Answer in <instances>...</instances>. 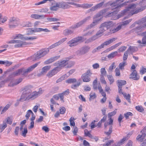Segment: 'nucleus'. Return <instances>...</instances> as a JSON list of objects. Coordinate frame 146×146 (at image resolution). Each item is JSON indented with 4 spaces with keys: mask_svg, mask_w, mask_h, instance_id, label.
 Listing matches in <instances>:
<instances>
[{
    "mask_svg": "<svg viewBox=\"0 0 146 146\" xmlns=\"http://www.w3.org/2000/svg\"><path fill=\"white\" fill-rule=\"evenodd\" d=\"M32 87V86H30L25 87L20 99V101L23 102L26 100L30 99L33 100L35 99L34 92H32V91L31 89Z\"/></svg>",
    "mask_w": 146,
    "mask_h": 146,
    "instance_id": "nucleus-4",
    "label": "nucleus"
},
{
    "mask_svg": "<svg viewBox=\"0 0 146 146\" xmlns=\"http://www.w3.org/2000/svg\"><path fill=\"white\" fill-rule=\"evenodd\" d=\"M91 18V17L90 16L87 17L79 22L77 23L75 25L72 26L70 28L75 29L80 27L84 23L88 21Z\"/></svg>",
    "mask_w": 146,
    "mask_h": 146,
    "instance_id": "nucleus-14",
    "label": "nucleus"
},
{
    "mask_svg": "<svg viewBox=\"0 0 146 146\" xmlns=\"http://www.w3.org/2000/svg\"><path fill=\"white\" fill-rule=\"evenodd\" d=\"M7 44H14L17 43V44L15 45L14 46L15 48L23 47L27 45L30 44L25 41L14 40H11L10 41H7Z\"/></svg>",
    "mask_w": 146,
    "mask_h": 146,
    "instance_id": "nucleus-11",
    "label": "nucleus"
},
{
    "mask_svg": "<svg viewBox=\"0 0 146 146\" xmlns=\"http://www.w3.org/2000/svg\"><path fill=\"white\" fill-rule=\"evenodd\" d=\"M61 8L63 9H67L70 7L67 3L64 2H60Z\"/></svg>",
    "mask_w": 146,
    "mask_h": 146,
    "instance_id": "nucleus-37",
    "label": "nucleus"
},
{
    "mask_svg": "<svg viewBox=\"0 0 146 146\" xmlns=\"http://www.w3.org/2000/svg\"><path fill=\"white\" fill-rule=\"evenodd\" d=\"M36 32H37L36 28L34 29L32 28H28L27 30L26 35H33L34 33Z\"/></svg>",
    "mask_w": 146,
    "mask_h": 146,
    "instance_id": "nucleus-26",
    "label": "nucleus"
},
{
    "mask_svg": "<svg viewBox=\"0 0 146 146\" xmlns=\"http://www.w3.org/2000/svg\"><path fill=\"white\" fill-rule=\"evenodd\" d=\"M67 38H64L61 39L58 42L50 46L46 49H43L37 51L36 53L28 58L29 60L32 61L36 60L43 57L49 52V50L51 49L60 45L66 40Z\"/></svg>",
    "mask_w": 146,
    "mask_h": 146,
    "instance_id": "nucleus-1",
    "label": "nucleus"
},
{
    "mask_svg": "<svg viewBox=\"0 0 146 146\" xmlns=\"http://www.w3.org/2000/svg\"><path fill=\"white\" fill-rule=\"evenodd\" d=\"M117 51H115L111 52L107 56L108 58L110 59H111L114 58L117 55Z\"/></svg>",
    "mask_w": 146,
    "mask_h": 146,
    "instance_id": "nucleus-35",
    "label": "nucleus"
},
{
    "mask_svg": "<svg viewBox=\"0 0 146 146\" xmlns=\"http://www.w3.org/2000/svg\"><path fill=\"white\" fill-rule=\"evenodd\" d=\"M43 92V90L41 88H40L39 89V91L38 92H34V94L35 96V99L38 96H40V94H42Z\"/></svg>",
    "mask_w": 146,
    "mask_h": 146,
    "instance_id": "nucleus-34",
    "label": "nucleus"
},
{
    "mask_svg": "<svg viewBox=\"0 0 146 146\" xmlns=\"http://www.w3.org/2000/svg\"><path fill=\"white\" fill-rule=\"evenodd\" d=\"M90 98L89 100H91L96 98V96L95 93H91L90 94Z\"/></svg>",
    "mask_w": 146,
    "mask_h": 146,
    "instance_id": "nucleus-61",
    "label": "nucleus"
},
{
    "mask_svg": "<svg viewBox=\"0 0 146 146\" xmlns=\"http://www.w3.org/2000/svg\"><path fill=\"white\" fill-rule=\"evenodd\" d=\"M136 7V5L134 3L130 4L127 8L121 11L119 16H121L125 15L130 16L142 11L141 8L135 10V9Z\"/></svg>",
    "mask_w": 146,
    "mask_h": 146,
    "instance_id": "nucleus-3",
    "label": "nucleus"
},
{
    "mask_svg": "<svg viewBox=\"0 0 146 146\" xmlns=\"http://www.w3.org/2000/svg\"><path fill=\"white\" fill-rule=\"evenodd\" d=\"M68 76H67V74H64L57 79L56 80V82L57 83H58L59 82H60L66 78Z\"/></svg>",
    "mask_w": 146,
    "mask_h": 146,
    "instance_id": "nucleus-41",
    "label": "nucleus"
},
{
    "mask_svg": "<svg viewBox=\"0 0 146 146\" xmlns=\"http://www.w3.org/2000/svg\"><path fill=\"white\" fill-rule=\"evenodd\" d=\"M113 8H114V7L111 8H110L111 10L112 11H109L108 12H107L110 10V8L106 9H108V10L105 13H104L102 15H104L106 17H111L114 16L117 13L116 12L119 11V9H118L117 11H114V9H112Z\"/></svg>",
    "mask_w": 146,
    "mask_h": 146,
    "instance_id": "nucleus-18",
    "label": "nucleus"
},
{
    "mask_svg": "<svg viewBox=\"0 0 146 146\" xmlns=\"http://www.w3.org/2000/svg\"><path fill=\"white\" fill-rule=\"evenodd\" d=\"M127 64V62L125 61H123L120 63L119 65V69L121 70L123 69L124 67Z\"/></svg>",
    "mask_w": 146,
    "mask_h": 146,
    "instance_id": "nucleus-38",
    "label": "nucleus"
},
{
    "mask_svg": "<svg viewBox=\"0 0 146 146\" xmlns=\"http://www.w3.org/2000/svg\"><path fill=\"white\" fill-rule=\"evenodd\" d=\"M32 23L30 22L27 21L23 22V27H31L32 26Z\"/></svg>",
    "mask_w": 146,
    "mask_h": 146,
    "instance_id": "nucleus-45",
    "label": "nucleus"
},
{
    "mask_svg": "<svg viewBox=\"0 0 146 146\" xmlns=\"http://www.w3.org/2000/svg\"><path fill=\"white\" fill-rule=\"evenodd\" d=\"M112 125L110 126L109 131L108 132H105V133L107 135L109 136L111 133L112 131Z\"/></svg>",
    "mask_w": 146,
    "mask_h": 146,
    "instance_id": "nucleus-64",
    "label": "nucleus"
},
{
    "mask_svg": "<svg viewBox=\"0 0 146 146\" xmlns=\"http://www.w3.org/2000/svg\"><path fill=\"white\" fill-rule=\"evenodd\" d=\"M108 9H105L100 11L97 14L94 18V20L92 23L90 25H88L86 28V29H91L94 27L96 25H97L99 21L102 19L101 16L105 13Z\"/></svg>",
    "mask_w": 146,
    "mask_h": 146,
    "instance_id": "nucleus-5",
    "label": "nucleus"
},
{
    "mask_svg": "<svg viewBox=\"0 0 146 146\" xmlns=\"http://www.w3.org/2000/svg\"><path fill=\"white\" fill-rule=\"evenodd\" d=\"M37 38V37L36 36H32L28 37L25 36V40H33L36 39Z\"/></svg>",
    "mask_w": 146,
    "mask_h": 146,
    "instance_id": "nucleus-47",
    "label": "nucleus"
},
{
    "mask_svg": "<svg viewBox=\"0 0 146 146\" xmlns=\"http://www.w3.org/2000/svg\"><path fill=\"white\" fill-rule=\"evenodd\" d=\"M131 75L132 76L130 77V78L134 80H138L139 78V76L138 75L137 72L135 70H133Z\"/></svg>",
    "mask_w": 146,
    "mask_h": 146,
    "instance_id": "nucleus-24",
    "label": "nucleus"
},
{
    "mask_svg": "<svg viewBox=\"0 0 146 146\" xmlns=\"http://www.w3.org/2000/svg\"><path fill=\"white\" fill-rule=\"evenodd\" d=\"M104 2H101L92 7L90 9L91 11H94L100 8L103 6L104 4Z\"/></svg>",
    "mask_w": 146,
    "mask_h": 146,
    "instance_id": "nucleus-29",
    "label": "nucleus"
},
{
    "mask_svg": "<svg viewBox=\"0 0 146 146\" xmlns=\"http://www.w3.org/2000/svg\"><path fill=\"white\" fill-rule=\"evenodd\" d=\"M74 117H71L69 119L70 125L74 127L75 126V123L74 121Z\"/></svg>",
    "mask_w": 146,
    "mask_h": 146,
    "instance_id": "nucleus-58",
    "label": "nucleus"
},
{
    "mask_svg": "<svg viewBox=\"0 0 146 146\" xmlns=\"http://www.w3.org/2000/svg\"><path fill=\"white\" fill-rule=\"evenodd\" d=\"M61 8L60 2L56 3L54 5H53L50 8V10L52 11H56L58 8Z\"/></svg>",
    "mask_w": 146,
    "mask_h": 146,
    "instance_id": "nucleus-25",
    "label": "nucleus"
},
{
    "mask_svg": "<svg viewBox=\"0 0 146 146\" xmlns=\"http://www.w3.org/2000/svg\"><path fill=\"white\" fill-rule=\"evenodd\" d=\"M146 132V125L141 131V135L139 134L136 137V139L141 142H142L143 140L144 139L146 134L145 132Z\"/></svg>",
    "mask_w": 146,
    "mask_h": 146,
    "instance_id": "nucleus-17",
    "label": "nucleus"
},
{
    "mask_svg": "<svg viewBox=\"0 0 146 146\" xmlns=\"http://www.w3.org/2000/svg\"><path fill=\"white\" fill-rule=\"evenodd\" d=\"M90 48V47L89 46H84L77 50L76 52V54L78 56L85 54L89 51Z\"/></svg>",
    "mask_w": 146,
    "mask_h": 146,
    "instance_id": "nucleus-12",
    "label": "nucleus"
},
{
    "mask_svg": "<svg viewBox=\"0 0 146 146\" xmlns=\"http://www.w3.org/2000/svg\"><path fill=\"white\" fill-rule=\"evenodd\" d=\"M101 76H105L106 75L107 72L105 68H102L100 69Z\"/></svg>",
    "mask_w": 146,
    "mask_h": 146,
    "instance_id": "nucleus-55",
    "label": "nucleus"
},
{
    "mask_svg": "<svg viewBox=\"0 0 146 146\" xmlns=\"http://www.w3.org/2000/svg\"><path fill=\"white\" fill-rule=\"evenodd\" d=\"M136 49L137 48L135 46H130L127 51L129 53V52L131 54H132L133 52H135L136 51Z\"/></svg>",
    "mask_w": 146,
    "mask_h": 146,
    "instance_id": "nucleus-33",
    "label": "nucleus"
},
{
    "mask_svg": "<svg viewBox=\"0 0 146 146\" xmlns=\"http://www.w3.org/2000/svg\"><path fill=\"white\" fill-rule=\"evenodd\" d=\"M122 26V25H121V24H120L116 28L113 29H110V32H109V34H111L118 31L121 29Z\"/></svg>",
    "mask_w": 146,
    "mask_h": 146,
    "instance_id": "nucleus-31",
    "label": "nucleus"
},
{
    "mask_svg": "<svg viewBox=\"0 0 146 146\" xmlns=\"http://www.w3.org/2000/svg\"><path fill=\"white\" fill-rule=\"evenodd\" d=\"M118 86L122 87V86L125 85L126 82L125 80H117Z\"/></svg>",
    "mask_w": 146,
    "mask_h": 146,
    "instance_id": "nucleus-36",
    "label": "nucleus"
},
{
    "mask_svg": "<svg viewBox=\"0 0 146 146\" xmlns=\"http://www.w3.org/2000/svg\"><path fill=\"white\" fill-rule=\"evenodd\" d=\"M69 90L67 89L62 93L58 94L59 97L61 101H63L64 96V95H67L69 94Z\"/></svg>",
    "mask_w": 146,
    "mask_h": 146,
    "instance_id": "nucleus-30",
    "label": "nucleus"
},
{
    "mask_svg": "<svg viewBox=\"0 0 146 146\" xmlns=\"http://www.w3.org/2000/svg\"><path fill=\"white\" fill-rule=\"evenodd\" d=\"M0 126L1 127V132L3 131L7 126L6 123L5 121H3V124L0 125Z\"/></svg>",
    "mask_w": 146,
    "mask_h": 146,
    "instance_id": "nucleus-53",
    "label": "nucleus"
},
{
    "mask_svg": "<svg viewBox=\"0 0 146 146\" xmlns=\"http://www.w3.org/2000/svg\"><path fill=\"white\" fill-rule=\"evenodd\" d=\"M7 18L6 17H3L0 14V24L1 23H3L7 20Z\"/></svg>",
    "mask_w": 146,
    "mask_h": 146,
    "instance_id": "nucleus-44",
    "label": "nucleus"
},
{
    "mask_svg": "<svg viewBox=\"0 0 146 146\" xmlns=\"http://www.w3.org/2000/svg\"><path fill=\"white\" fill-rule=\"evenodd\" d=\"M133 115V114L131 112H128L124 114V117L126 119H128L129 116H132Z\"/></svg>",
    "mask_w": 146,
    "mask_h": 146,
    "instance_id": "nucleus-63",
    "label": "nucleus"
},
{
    "mask_svg": "<svg viewBox=\"0 0 146 146\" xmlns=\"http://www.w3.org/2000/svg\"><path fill=\"white\" fill-rule=\"evenodd\" d=\"M37 32H49L50 31L47 29H42L40 28H36Z\"/></svg>",
    "mask_w": 146,
    "mask_h": 146,
    "instance_id": "nucleus-39",
    "label": "nucleus"
},
{
    "mask_svg": "<svg viewBox=\"0 0 146 146\" xmlns=\"http://www.w3.org/2000/svg\"><path fill=\"white\" fill-rule=\"evenodd\" d=\"M93 5L92 4L84 3L82 4V8L84 9H88L91 7Z\"/></svg>",
    "mask_w": 146,
    "mask_h": 146,
    "instance_id": "nucleus-42",
    "label": "nucleus"
},
{
    "mask_svg": "<svg viewBox=\"0 0 146 146\" xmlns=\"http://www.w3.org/2000/svg\"><path fill=\"white\" fill-rule=\"evenodd\" d=\"M117 113V109H115L114 111L109 113L108 114V116L109 118H110L111 117L115 115Z\"/></svg>",
    "mask_w": 146,
    "mask_h": 146,
    "instance_id": "nucleus-50",
    "label": "nucleus"
},
{
    "mask_svg": "<svg viewBox=\"0 0 146 146\" xmlns=\"http://www.w3.org/2000/svg\"><path fill=\"white\" fill-rule=\"evenodd\" d=\"M73 33V31L70 29H66L64 31L63 34L65 35H70Z\"/></svg>",
    "mask_w": 146,
    "mask_h": 146,
    "instance_id": "nucleus-40",
    "label": "nucleus"
},
{
    "mask_svg": "<svg viewBox=\"0 0 146 146\" xmlns=\"http://www.w3.org/2000/svg\"><path fill=\"white\" fill-rule=\"evenodd\" d=\"M60 57V56H57L52 57L45 61L44 62V64H49L54 62V61L56 60H57Z\"/></svg>",
    "mask_w": 146,
    "mask_h": 146,
    "instance_id": "nucleus-23",
    "label": "nucleus"
},
{
    "mask_svg": "<svg viewBox=\"0 0 146 146\" xmlns=\"http://www.w3.org/2000/svg\"><path fill=\"white\" fill-rule=\"evenodd\" d=\"M31 18L36 19H44L45 16L44 15H39L37 14H32L31 15Z\"/></svg>",
    "mask_w": 146,
    "mask_h": 146,
    "instance_id": "nucleus-27",
    "label": "nucleus"
},
{
    "mask_svg": "<svg viewBox=\"0 0 146 146\" xmlns=\"http://www.w3.org/2000/svg\"><path fill=\"white\" fill-rule=\"evenodd\" d=\"M10 105L7 104L3 108L2 110V111L1 114H3L4 113L5 111H6L10 107Z\"/></svg>",
    "mask_w": 146,
    "mask_h": 146,
    "instance_id": "nucleus-62",
    "label": "nucleus"
},
{
    "mask_svg": "<svg viewBox=\"0 0 146 146\" xmlns=\"http://www.w3.org/2000/svg\"><path fill=\"white\" fill-rule=\"evenodd\" d=\"M125 3H123L122 4H118L117 0H116L113 3H111V1H109L107 3L105 4L104 5L105 7H106L110 5L111 7V8L114 7V8H113L112 9H114V11H117L118 9H120L124 6Z\"/></svg>",
    "mask_w": 146,
    "mask_h": 146,
    "instance_id": "nucleus-10",
    "label": "nucleus"
},
{
    "mask_svg": "<svg viewBox=\"0 0 146 146\" xmlns=\"http://www.w3.org/2000/svg\"><path fill=\"white\" fill-rule=\"evenodd\" d=\"M50 66H46L43 67L41 69V72L37 74V76H40L44 75L50 69Z\"/></svg>",
    "mask_w": 146,
    "mask_h": 146,
    "instance_id": "nucleus-20",
    "label": "nucleus"
},
{
    "mask_svg": "<svg viewBox=\"0 0 146 146\" xmlns=\"http://www.w3.org/2000/svg\"><path fill=\"white\" fill-rule=\"evenodd\" d=\"M120 70L118 68H116L115 70V76L117 77L119 76H120L121 74Z\"/></svg>",
    "mask_w": 146,
    "mask_h": 146,
    "instance_id": "nucleus-54",
    "label": "nucleus"
},
{
    "mask_svg": "<svg viewBox=\"0 0 146 146\" xmlns=\"http://www.w3.org/2000/svg\"><path fill=\"white\" fill-rule=\"evenodd\" d=\"M66 82L68 84L74 83L76 82V84H73L71 86V88L74 89H76L82 83L81 79L80 78L77 80L75 78L68 79L66 80Z\"/></svg>",
    "mask_w": 146,
    "mask_h": 146,
    "instance_id": "nucleus-8",
    "label": "nucleus"
},
{
    "mask_svg": "<svg viewBox=\"0 0 146 146\" xmlns=\"http://www.w3.org/2000/svg\"><path fill=\"white\" fill-rule=\"evenodd\" d=\"M132 21V19H129L127 20L124 21L122 22H121V24L122 26H124L126 25H127L129 24L130 22Z\"/></svg>",
    "mask_w": 146,
    "mask_h": 146,
    "instance_id": "nucleus-59",
    "label": "nucleus"
},
{
    "mask_svg": "<svg viewBox=\"0 0 146 146\" xmlns=\"http://www.w3.org/2000/svg\"><path fill=\"white\" fill-rule=\"evenodd\" d=\"M137 43L139 44L138 45L139 48H141L146 45V36H143L142 41L139 40L137 41Z\"/></svg>",
    "mask_w": 146,
    "mask_h": 146,
    "instance_id": "nucleus-22",
    "label": "nucleus"
},
{
    "mask_svg": "<svg viewBox=\"0 0 146 146\" xmlns=\"http://www.w3.org/2000/svg\"><path fill=\"white\" fill-rule=\"evenodd\" d=\"M136 109L140 112H142L144 110L143 108L141 106H137L135 107Z\"/></svg>",
    "mask_w": 146,
    "mask_h": 146,
    "instance_id": "nucleus-57",
    "label": "nucleus"
},
{
    "mask_svg": "<svg viewBox=\"0 0 146 146\" xmlns=\"http://www.w3.org/2000/svg\"><path fill=\"white\" fill-rule=\"evenodd\" d=\"M60 71V69L59 67H56L52 70L50 71L47 74L46 76L48 78H51L56 74Z\"/></svg>",
    "mask_w": 146,
    "mask_h": 146,
    "instance_id": "nucleus-19",
    "label": "nucleus"
},
{
    "mask_svg": "<svg viewBox=\"0 0 146 146\" xmlns=\"http://www.w3.org/2000/svg\"><path fill=\"white\" fill-rule=\"evenodd\" d=\"M32 113H33V112L31 110H29L28 111L25 116L27 119H29V118L30 117L31 114V115H32Z\"/></svg>",
    "mask_w": 146,
    "mask_h": 146,
    "instance_id": "nucleus-60",
    "label": "nucleus"
},
{
    "mask_svg": "<svg viewBox=\"0 0 146 146\" xmlns=\"http://www.w3.org/2000/svg\"><path fill=\"white\" fill-rule=\"evenodd\" d=\"M68 60L67 59L59 61L54 64V65L57 66L56 67H59L60 69V70L62 68L66 66L67 64Z\"/></svg>",
    "mask_w": 146,
    "mask_h": 146,
    "instance_id": "nucleus-16",
    "label": "nucleus"
},
{
    "mask_svg": "<svg viewBox=\"0 0 146 146\" xmlns=\"http://www.w3.org/2000/svg\"><path fill=\"white\" fill-rule=\"evenodd\" d=\"M46 19L49 22H54L59 20V19H58L52 17H47Z\"/></svg>",
    "mask_w": 146,
    "mask_h": 146,
    "instance_id": "nucleus-48",
    "label": "nucleus"
},
{
    "mask_svg": "<svg viewBox=\"0 0 146 146\" xmlns=\"http://www.w3.org/2000/svg\"><path fill=\"white\" fill-rule=\"evenodd\" d=\"M117 39V38H114L106 41L101 44L100 45L98 46L96 48L94 49L92 51V53H94L98 52L101 49L104 48V46H107L110 45L111 43L115 41Z\"/></svg>",
    "mask_w": 146,
    "mask_h": 146,
    "instance_id": "nucleus-9",
    "label": "nucleus"
},
{
    "mask_svg": "<svg viewBox=\"0 0 146 146\" xmlns=\"http://www.w3.org/2000/svg\"><path fill=\"white\" fill-rule=\"evenodd\" d=\"M129 135L128 134L127 136V137H123L121 140H120L119 142V144H123L124 143V141L127 140L129 138V137H128V135Z\"/></svg>",
    "mask_w": 146,
    "mask_h": 146,
    "instance_id": "nucleus-51",
    "label": "nucleus"
},
{
    "mask_svg": "<svg viewBox=\"0 0 146 146\" xmlns=\"http://www.w3.org/2000/svg\"><path fill=\"white\" fill-rule=\"evenodd\" d=\"M40 63V62H38L30 66L27 69H25L24 68L19 69L12 73L11 74V76H12L14 77L18 76L21 74L23 76H26L28 73L33 70L35 68L38 66Z\"/></svg>",
    "mask_w": 146,
    "mask_h": 146,
    "instance_id": "nucleus-2",
    "label": "nucleus"
},
{
    "mask_svg": "<svg viewBox=\"0 0 146 146\" xmlns=\"http://www.w3.org/2000/svg\"><path fill=\"white\" fill-rule=\"evenodd\" d=\"M140 25H138L139 26L137 27L134 29V31L135 32H141L146 28V23L143 24L141 23Z\"/></svg>",
    "mask_w": 146,
    "mask_h": 146,
    "instance_id": "nucleus-21",
    "label": "nucleus"
},
{
    "mask_svg": "<svg viewBox=\"0 0 146 146\" xmlns=\"http://www.w3.org/2000/svg\"><path fill=\"white\" fill-rule=\"evenodd\" d=\"M84 133L85 135L86 136H88L90 138H92V135L90 134L88 129H86L84 130Z\"/></svg>",
    "mask_w": 146,
    "mask_h": 146,
    "instance_id": "nucleus-49",
    "label": "nucleus"
},
{
    "mask_svg": "<svg viewBox=\"0 0 146 146\" xmlns=\"http://www.w3.org/2000/svg\"><path fill=\"white\" fill-rule=\"evenodd\" d=\"M116 67V66L115 65V63L114 62L113 63L111 66L109 67L108 69L109 72H111L112 70Z\"/></svg>",
    "mask_w": 146,
    "mask_h": 146,
    "instance_id": "nucleus-56",
    "label": "nucleus"
},
{
    "mask_svg": "<svg viewBox=\"0 0 146 146\" xmlns=\"http://www.w3.org/2000/svg\"><path fill=\"white\" fill-rule=\"evenodd\" d=\"M107 78L110 82V84H112L114 81V79L113 77L111 75H107Z\"/></svg>",
    "mask_w": 146,
    "mask_h": 146,
    "instance_id": "nucleus-46",
    "label": "nucleus"
},
{
    "mask_svg": "<svg viewBox=\"0 0 146 146\" xmlns=\"http://www.w3.org/2000/svg\"><path fill=\"white\" fill-rule=\"evenodd\" d=\"M19 23V19L15 17H11L9 21V26L10 28H14L17 26Z\"/></svg>",
    "mask_w": 146,
    "mask_h": 146,
    "instance_id": "nucleus-15",
    "label": "nucleus"
},
{
    "mask_svg": "<svg viewBox=\"0 0 146 146\" xmlns=\"http://www.w3.org/2000/svg\"><path fill=\"white\" fill-rule=\"evenodd\" d=\"M13 121V117L12 116L9 117L7 118V122L8 124L10 125H11Z\"/></svg>",
    "mask_w": 146,
    "mask_h": 146,
    "instance_id": "nucleus-52",
    "label": "nucleus"
},
{
    "mask_svg": "<svg viewBox=\"0 0 146 146\" xmlns=\"http://www.w3.org/2000/svg\"><path fill=\"white\" fill-rule=\"evenodd\" d=\"M23 80V79L22 78H19V79L16 80L15 81V82H11L9 84V86L12 87L15 85H17L19 83H20Z\"/></svg>",
    "mask_w": 146,
    "mask_h": 146,
    "instance_id": "nucleus-28",
    "label": "nucleus"
},
{
    "mask_svg": "<svg viewBox=\"0 0 146 146\" xmlns=\"http://www.w3.org/2000/svg\"><path fill=\"white\" fill-rule=\"evenodd\" d=\"M113 25V22L111 21L106 22L103 23L101 25L100 30L96 33V35L98 36L99 37L101 36L105 31L110 29Z\"/></svg>",
    "mask_w": 146,
    "mask_h": 146,
    "instance_id": "nucleus-6",
    "label": "nucleus"
},
{
    "mask_svg": "<svg viewBox=\"0 0 146 146\" xmlns=\"http://www.w3.org/2000/svg\"><path fill=\"white\" fill-rule=\"evenodd\" d=\"M21 131V135L25 137L26 136V134L27 133L28 131L27 129V127L25 126L23 130H22Z\"/></svg>",
    "mask_w": 146,
    "mask_h": 146,
    "instance_id": "nucleus-43",
    "label": "nucleus"
},
{
    "mask_svg": "<svg viewBox=\"0 0 146 146\" xmlns=\"http://www.w3.org/2000/svg\"><path fill=\"white\" fill-rule=\"evenodd\" d=\"M83 38V36H78L72 38L68 42L67 44L70 47L76 46L82 42Z\"/></svg>",
    "mask_w": 146,
    "mask_h": 146,
    "instance_id": "nucleus-7",
    "label": "nucleus"
},
{
    "mask_svg": "<svg viewBox=\"0 0 146 146\" xmlns=\"http://www.w3.org/2000/svg\"><path fill=\"white\" fill-rule=\"evenodd\" d=\"M121 44L122 42H120L109 47L108 48H107L106 49V50L108 51L111 50L117 47L118 46Z\"/></svg>",
    "mask_w": 146,
    "mask_h": 146,
    "instance_id": "nucleus-32",
    "label": "nucleus"
},
{
    "mask_svg": "<svg viewBox=\"0 0 146 146\" xmlns=\"http://www.w3.org/2000/svg\"><path fill=\"white\" fill-rule=\"evenodd\" d=\"M92 74V73L90 70H88L86 72L82 75L81 78L84 82H88L91 80L90 77Z\"/></svg>",
    "mask_w": 146,
    "mask_h": 146,
    "instance_id": "nucleus-13",
    "label": "nucleus"
}]
</instances>
